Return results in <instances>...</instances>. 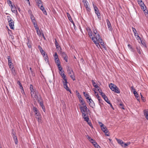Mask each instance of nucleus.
<instances>
[{
  "label": "nucleus",
  "instance_id": "1",
  "mask_svg": "<svg viewBox=\"0 0 148 148\" xmlns=\"http://www.w3.org/2000/svg\"><path fill=\"white\" fill-rule=\"evenodd\" d=\"M59 74L63 78L62 82L64 88H65L67 91H69L71 93V90L69 88L68 86L67 85L68 82L67 81V79L66 78V76L64 74V71L63 70L60 71Z\"/></svg>",
  "mask_w": 148,
  "mask_h": 148
},
{
  "label": "nucleus",
  "instance_id": "2",
  "mask_svg": "<svg viewBox=\"0 0 148 148\" xmlns=\"http://www.w3.org/2000/svg\"><path fill=\"white\" fill-rule=\"evenodd\" d=\"M29 89L31 91L30 94L32 97L37 101H39L40 97L38 96V92L34 88L32 85H30Z\"/></svg>",
  "mask_w": 148,
  "mask_h": 148
},
{
  "label": "nucleus",
  "instance_id": "3",
  "mask_svg": "<svg viewBox=\"0 0 148 148\" xmlns=\"http://www.w3.org/2000/svg\"><path fill=\"white\" fill-rule=\"evenodd\" d=\"M109 88L113 91H114L116 93H119L120 91L117 86L112 83H111L109 85Z\"/></svg>",
  "mask_w": 148,
  "mask_h": 148
},
{
  "label": "nucleus",
  "instance_id": "4",
  "mask_svg": "<svg viewBox=\"0 0 148 148\" xmlns=\"http://www.w3.org/2000/svg\"><path fill=\"white\" fill-rule=\"evenodd\" d=\"M79 108L81 111L82 114L83 113H86L88 114V111H89V110L87 108L86 105H85L83 106H79Z\"/></svg>",
  "mask_w": 148,
  "mask_h": 148
},
{
  "label": "nucleus",
  "instance_id": "5",
  "mask_svg": "<svg viewBox=\"0 0 148 148\" xmlns=\"http://www.w3.org/2000/svg\"><path fill=\"white\" fill-rule=\"evenodd\" d=\"M93 6L94 7V9L95 12V13L97 15L98 18L99 19H101V17L100 16V14L99 12V10L97 7L94 5L93 4Z\"/></svg>",
  "mask_w": 148,
  "mask_h": 148
},
{
  "label": "nucleus",
  "instance_id": "6",
  "mask_svg": "<svg viewBox=\"0 0 148 148\" xmlns=\"http://www.w3.org/2000/svg\"><path fill=\"white\" fill-rule=\"evenodd\" d=\"M35 116L36 119H38L39 123H42V116L40 114L39 112L38 113L35 114Z\"/></svg>",
  "mask_w": 148,
  "mask_h": 148
},
{
  "label": "nucleus",
  "instance_id": "7",
  "mask_svg": "<svg viewBox=\"0 0 148 148\" xmlns=\"http://www.w3.org/2000/svg\"><path fill=\"white\" fill-rule=\"evenodd\" d=\"M54 57L55 59V62L57 64V65L60 64V62L58 58V56L57 53L56 52L55 53V54L54 55Z\"/></svg>",
  "mask_w": 148,
  "mask_h": 148
},
{
  "label": "nucleus",
  "instance_id": "8",
  "mask_svg": "<svg viewBox=\"0 0 148 148\" xmlns=\"http://www.w3.org/2000/svg\"><path fill=\"white\" fill-rule=\"evenodd\" d=\"M94 37H93L96 40L98 41L99 42H102V40L101 38L100 37V36L99 34H97L96 35H94Z\"/></svg>",
  "mask_w": 148,
  "mask_h": 148
},
{
  "label": "nucleus",
  "instance_id": "9",
  "mask_svg": "<svg viewBox=\"0 0 148 148\" xmlns=\"http://www.w3.org/2000/svg\"><path fill=\"white\" fill-rule=\"evenodd\" d=\"M101 130H102L106 133L105 135L107 136H109V135L108 134H107V133L108 132V131L106 127L104 125L102 127H101Z\"/></svg>",
  "mask_w": 148,
  "mask_h": 148
},
{
  "label": "nucleus",
  "instance_id": "10",
  "mask_svg": "<svg viewBox=\"0 0 148 148\" xmlns=\"http://www.w3.org/2000/svg\"><path fill=\"white\" fill-rule=\"evenodd\" d=\"M88 100V101H87V102L89 103L90 106L93 108L95 106V104L91 98H90Z\"/></svg>",
  "mask_w": 148,
  "mask_h": 148
},
{
  "label": "nucleus",
  "instance_id": "11",
  "mask_svg": "<svg viewBox=\"0 0 148 148\" xmlns=\"http://www.w3.org/2000/svg\"><path fill=\"white\" fill-rule=\"evenodd\" d=\"M11 10L15 14H17L18 12L17 10H16V8L15 6L14 5H11Z\"/></svg>",
  "mask_w": 148,
  "mask_h": 148
},
{
  "label": "nucleus",
  "instance_id": "12",
  "mask_svg": "<svg viewBox=\"0 0 148 148\" xmlns=\"http://www.w3.org/2000/svg\"><path fill=\"white\" fill-rule=\"evenodd\" d=\"M106 22L107 24L108 28L109 30L111 31H112V27L111 23L109 20L107 19L106 20Z\"/></svg>",
  "mask_w": 148,
  "mask_h": 148
},
{
  "label": "nucleus",
  "instance_id": "13",
  "mask_svg": "<svg viewBox=\"0 0 148 148\" xmlns=\"http://www.w3.org/2000/svg\"><path fill=\"white\" fill-rule=\"evenodd\" d=\"M9 25L10 27V29H14V22L13 20L8 22Z\"/></svg>",
  "mask_w": 148,
  "mask_h": 148
},
{
  "label": "nucleus",
  "instance_id": "14",
  "mask_svg": "<svg viewBox=\"0 0 148 148\" xmlns=\"http://www.w3.org/2000/svg\"><path fill=\"white\" fill-rule=\"evenodd\" d=\"M36 31L37 33L38 36H40L41 35L42 36H43L44 38L45 39V37L44 36V35L43 33H42L40 31L39 28H38L36 29Z\"/></svg>",
  "mask_w": 148,
  "mask_h": 148
},
{
  "label": "nucleus",
  "instance_id": "15",
  "mask_svg": "<svg viewBox=\"0 0 148 148\" xmlns=\"http://www.w3.org/2000/svg\"><path fill=\"white\" fill-rule=\"evenodd\" d=\"M40 9L42 11L44 14L46 15H47V12L46 10H45L44 7L43 6L42 4V5L40 6Z\"/></svg>",
  "mask_w": 148,
  "mask_h": 148
},
{
  "label": "nucleus",
  "instance_id": "16",
  "mask_svg": "<svg viewBox=\"0 0 148 148\" xmlns=\"http://www.w3.org/2000/svg\"><path fill=\"white\" fill-rule=\"evenodd\" d=\"M66 14L69 21L71 22V23L73 24V25H74V22L73 21V20H72L70 14L67 12L66 13Z\"/></svg>",
  "mask_w": 148,
  "mask_h": 148
},
{
  "label": "nucleus",
  "instance_id": "17",
  "mask_svg": "<svg viewBox=\"0 0 148 148\" xmlns=\"http://www.w3.org/2000/svg\"><path fill=\"white\" fill-rule=\"evenodd\" d=\"M92 40H93L94 42L95 43V44H96L98 48H99V47H100V45L99 44L98 41L96 40L95 39H94L93 37H92Z\"/></svg>",
  "mask_w": 148,
  "mask_h": 148
},
{
  "label": "nucleus",
  "instance_id": "18",
  "mask_svg": "<svg viewBox=\"0 0 148 148\" xmlns=\"http://www.w3.org/2000/svg\"><path fill=\"white\" fill-rule=\"evenodd\" d=\"M12 134H13V139H14L15 143L16 144H17L18 143V141L17 137L14 133H13Z\"/></svg>",
  "mask_w": 148,
  "mask_h": 148
},
{
  "label": "nucleus",
  "instance_id": "19",
  "mask_svg": "<svg viewBox=\"0 0 148 148\" xmlns=\"http://www.w3.org/2000/svg\"><path fill=\"white\" fill-rule=\"evenodd\" d=\"M144 114L146 119L148 120V110H145L144 111Z\"/></svg>",
  "mask_w": 148,
  "mask_h": 148
},
{
  "label": "nucleus",
  "instance_id": "20",
  "mask_svg": "<svg viewBox=\"0 0 148 148\" xmlns=\"http://www.w3.org/2000/svg\"><path fill=\"white\" fill-rule=\"evenodd\" d=\"M140 5L141 9L143 11H145L146 10V7L143 2L140 3Z\"/></svg>",
  "mask_w": 148,
  "mask_h": 148
},
{
  "label": "nucleus",
  "instance_id": "21",
  "mask_svg": "<svg viewBox=\"0 0 148 148\" xmlns=\"http://www.w3.org/2000/svg\"><path fill=\"white\" fill-rule=\"evenodd\" d=\"M92 85L95 87L97 88H99L97 84L93 80H92Z\"/></svg>",
  "mask_w": 148,
  "mask_h": 148
},
{
  "label": "nucleus",
  "instance_id": "22",
  "mask_svg": "<svg viewBox=\"0 0 148 148\" xmlns=\"http://www.w3.org/2000/svg\"><path fill=\"white\" fill-rule=\"evenodd\" d=\"M36 1L37 5L39 7L40 5H42V2L41 0H35Z\"/></svg>",
  "mask_w": 148,
  "mask_h": 148
},
{
  "label": "nucleus",
  "instance_id": "23",
  "mask_svg": "<svg viewBox=\"0 0 148 148\" xmlns=\"http://www.w3.org/2000/svg\"><path fill=\"white\" fill-rule=\"evenodd\" d=\"M8 65L12 64V61L11 59L10 58V56H8Z\"/></svg>",
  "mask_w": 148,
  "mask_h": 148
},
{
  "label": "nucleus",
  "instance_id": "24",
  "mask_svg": "<svg viewBox=\"0 0 148 148\" xmlns=\"http://www.w3.org/2000/svg\"><path fill=\"white\" fill-rule=\"evenodd\" d=\"M33 110L34 112L35 113V114H36V113H38L39 112L38 109L35 107H33Z\"/></svg>",
  "mask_w": 148,
  "mask_h": 148
},
{
  "label": "nucleus",
  "instance_id": "25",
  "mask_svg": "<svg viewBox=\"0 0 148 148\" xmlns=\"http://www.w3.org/2000/svg\"><path fill=\"white\" fill-rule=\"evenodd\" d=\"M103 99H104L105 101L106 102L108 103H110V101L108 100V98L107 97V96H105V97H103Z\"/></svg>",
  "mask_w": 148,
  "mask_h": 148
},
{
  "label": "nucleus",
  "instance_id": "26",
  "mask_svg": "<svg viewBox=\"0 0 148 148\" xmlns=\"http://www.w3.org/2000/svg\"><path fill=\"white\" fill-rule=\"evenodd\" d=\"M17 84L19 85V88L20 89H22L23 91H24V90L23 89V88L22 87V86L20 82L19 81H18L17 82Z\"/></svg>",
  "mask_w": 148,
  "mask_h": 148
},
{
  "label": "nucleus",
  "instance_id": "27",
  "mask_svg": "<svg viewBox=\"0 0 148 148\" xmlns=\"http://www.w3.org/2000/svg\"><path fill=\"white\" fill-rule=\"evenodd\" d=\"M38 48L41 54H42V53L44 52L42 47L40 45L38 46Z\"/></svg>",
  "mask_w": 148,
  "mask_h": 148
},
{
  "label": "nucleus",
  "instance_id": "28",
  "mask_svg": "<svg viewBox=\"0 0 148 148\" xmlns=\"http://www.w3.org/2000/svg\"><path fill=\"white\" fill-rule=\"evenodd\" d=\"M132 29L133 32L135 36H136V35L138 34L137 33V32L136 31V29L135 28H134V27H132Z\"/></svg>",
  "mask_w": 148,
  "mask_h": 148
},
{
  "label": "nucleus",
  "instance_id": "29",
  "mask_svg": "<svg viewBox=\"0 0 148 148\" xmlns=\"http://www.w3.org/2000/svg\"><path fill=\"white\" fill-rule=\"evenodd\" d=\"M134 94L136 98L138 100V99L139 98V97L138 96V94L137 92L136 91H134Z\"/></svg>",
  "mask_w": 148,
  "mask_h": 148
},
{
  "label": "nucleus",
  "instance_id": "30",
  "mask_svg": "<svg viewBox=\"0 0 148 148\" xmlns=\"http://www.w3.org/2000/svg\"><path fill=\"white\" fill-rule=\"evenodd\" d=\"M79 101L81 103L82 105H83V106H84L85 105H86L83 99H80Z\"/></svg>",
  "mask_w": 148,
  "mask_h": 148
},
{
  "label": "nucleus",
  "instance_id": "31",
  "mask_svg": "<svg viewBox=\"0 0 148 148\" xmlns=\"http://www.w3.org/2000/svg\"><path fill=\"white\" fill-rule=\"evenodd\" d=\"M84 96L86 97V98L87 99L89 100L90 99V98H89V95L88 94L86 93L85 92H84Z\"/></svg>",
  "mask_w": 148,
  "mask_h": 148
},
{
  "label": "nucleus",
  "instance_id": "32",
  "mask_svg": "<svg viewBox=\"0 0 148 148\" xmlns=\"http://www.w3.org/2000/svg\"><path fill=\"white\" fill-rule=\"evenodd\" d=\"M40 98L39 99V101H38V102L40 104L41 107L43 106H44L43 105V101L42 100H41L40 101Z\"/></svg>",
  "mask_w": 148,
  "mask_h": 148
},
{
  "label": "nucleus",
  "instance_id": "33",
  "mask_svg": "<svg viewBox=\"0 0 148 148\" xmlns=\"http://www.w3.org/2000/svg\"><path fill=\"white\" fill-rule=\"evenodd\" d=\"M96 96L98 98V100L99 101V103H101V102L102 101V100L100 98V97L99 96V95H98V93H97V95H96Z\"/></svg>",
  "mask_w": 148,
  "mask_h": 148
},
{
  "label": "nucleus",
  "instance_id": "34",
  "mask_svg": "<svg viewBox=\"0 0 148 148\" xmlns=\"http://www.w3.org/2000/svg\"><path fill=\"white\" fill-rule=\"evenodd\" d=\"M116 140L118 143L120 145L123 142L122 140L117 138H116Z\"/></svg>",
  "mask_w": 148,
  "mask_h": 148
},
{
  "label": "nucleus",
  "instance_id": "35",
  "mask_svg": "<svg viewBox=\"0 0 148 148\" xmlns=\"http://www.w3.org/2000/svg\"><path fill=\"white\" fill-rule=\"evenodd\" d=\"M87 139L89 140V141L91 142L92 141H94V140H93L92 138H91L88 136H87Z\"/></svg>",
  "mask_w": 148,
  "mask_h": 148
},
{
  "label": "nucleus",
  "instance_id": "36",
  "mask_svg": "<svg viewBox=\"0 0 148 148\" xmlns=\"http://www.w3.org/2000/svg\"><path fill=\"white\" fill-rule=\"evenodd\" d=\"M55 46H56V48H58V47H60L59 46V45L58 43L57 42V41L56 39H55Z\"/></svg>",
  "mask_w": 148,
  "mask_h": 148
},
{
  "label": "nucleus",
  "instance_id": "37",
  "mask_svg": "<svg viewBox=\"0 0 148 148\" xmlns=\"http://www.w3.org/2000/svg\"><path fill=\"white\" fill-rule=\"evenodd\" d=\"M84 4L85 7L86 8L89 6V4L88 2L87 1H85V2L84 3Z\"/></svg>",
  "mask_w": 148,
  "mask_h": 148
},
{
  "label": "nucleus",
  "instance_id": "38",
  "mask_svg": "<svg viewBox=\"0 0 148 148\" xmlns=\"http://www.w3.org/2000/svg\"><path fill=\"white\" fill-rule=\"evenodd\" d=\"M136 49L137 50V51L138 52V53L140 54H141V52L140 51V48L138 47H137L136 48Z\"/></svg>",
  "mask_w": 148,
  "mask_h": 148
},
{
  "label": "nucleus",
  "instance_id": "39",
  "mask_svg": "<svg viewBox=\"0 0 148 148\" xmlns=\"http://www.w3.org/2000/svg\"><path fill=\"white\" fill-rule=\"evenodd\" d=\"M57 65L58 66V69L59 70V71H61L62 70V68L60 64H57Z\"/></svg>",
  "mask_w": 148,
  "mask_h": 148
},
{
  "label": "nucleus",
  "instance_id": "40",
  "mask_svg": "<svg viewBox=\"0 0 148 148\" xmlns=\"http://www.w3.org/2000/svg\"><path fill=\"white\" fill-rule=\"evenodd\" d=\"M88 34L89 36L91 37V36H92V32L90 29H89L88 31Z\"/></svg>",
  "mask_w": 148,
  "mask_h": 148
},
{
  "label": "nucleus",
  "instance_id": "41",
  "mask_svg": "<svg viewBox=\"0 0 148 148\" xmlns=\"http://www.w3.org/2000/svg\"><path fill=\"white\" fill-rule=\"evenodd\" d=\"M68 72L69 73L70 75L72 74H73V70L71 69H69L68 70Z\"/></svg>",
  "mask_w": 148,
  "mask_h": 148
},
{
  "label": "nucleus",
  "instance_id": "42",
  "mask_svg": "<svg viewBox=\"0 0 148 148\" xmlns=\"http://www.w3.org/2000/svg\"><path fill=\"white\" fill-rule=\"evenodd\" d=\"M27 45L28 46V47L29 48H31L32 46L31 45L30 42L29 41V40H28V41L27 42Z\"/></svg>",
  "mask_w": 148,
  "mask_h": 148
},
{
  "label": "nucleus",
  "instance_id": "43",
  "mask_svg": "<svg viewBox=\"0 0 148 148\" xmlns=\"http://www.w3.org/2000/svg\"><path fill=\"white\" fill-rule=\"evenodd\" d=\"M11 70L12 71V74L13 75L15 76L16 75V73L15 72V71L14 69Z\"/></svg>",
  "mask_w": 148,
  "mask_h": 148
},
{
  "label": "nucleus",
  "instance_id": "44",
  "mask_svg": "<svg viewBox=\"0 0 148 148\" xmlns=\"http://www.w3.org/2000/svg\"><path fill=\"white\" fill-rule=\"evenodd\" d=\"M64 58V60L66 62H68V57L67 55L66 56H65L62 57Z\"/></svg>",
  "mask_w": 148,
  "mask_h": 148
},
{
  "label": "nucleus",
  "instance_id": "45",
  "mask_svg": "<svg viewBox=\"0 0 148 148\" xmlns=\"http://www.w3.org/2000/svg\"><path fill=\"white\" fill-rule=\"evenodd\" d=\"M7 20L8 22L11 21H12V18H11V17L10 16H7Z\"/></svg>",
  "mask_w": 148,
  "mask_h": 148
},
{
  "label": "nucleus",
  "instance_id": "46",
  "mask_svg": "<svg viewBox=\"0 0 148 148\" xmlns=\"http://www.w3.org/2000/svg\"><path fill=\"white\" fill-rule=\"evenodd\" d=\"M33 24L36 29H38V28H39V27H38L36 23H33Z\"/></svg>",
  "mask_w": 148,
  "mask_h": 148
},
{
  "label": "nucleus",
  "instance_id": "47",
  "mask_svg": "<svg viewBox=\"0 0 148 148\" xmlns=\"http://www.w3.org/2000/svg\"><path fill=\"white\" fill-rule=\"evenodd\" d=\"M70 76L71 78V79L73 80H75V78L73 74H71L70 75Z\"/></svg>",
  "mask_w": 148,
  "mask_h": 148
},
{
  "label": "nucleus",
  "instance_id": "48",
  "mask_svg": "<svg viewBox=\"0 0 148 148\" xmlns=\"http://www.w3.org/2000/svg\"><path fill=\"white\" fill-rule=\"evenodd\" d=\"M84 120L88 122L89 121V118L88 116H86V117L84 118Z\"/></svg>",
  "mask_w": 148,
  "mask_h": 148
},
{
  "label": "nucleus",
  "instance_id": "49",
  "mask_svg": "<svg viewBox=\"0 0 148 148\" xmlns=\"http://www.w3.org/2000/svg\"><path fill=\"white\" fill-rule=\"evenodd\" d=\"M10 70L14 69V66L13 64L8 65Z\"/></svg>",
  "mask_w": 148,
  "mask_h": 148
},
{
  "label": "nucleus",
  "instance_id": "50",
  "mask_svg": "<svg viewBox=\"0 0 148 148\" xmlns=\"http://www.w3.org/2000/svg\"><path fill=\"white\" fill-rule=\"evenodd\" d=\"M60 54L62 57L67 55L64 52H61Z\"/></svg>",
  "mask_w": 148,
  "mask_h": 148
},
{
  "label": "nucleus",
  "instance_id": "51",
  "mask_svg": "<svg viewBox=\"0 0 148 148\" xmlns=\"http://www.w3.org/2000/svg\"><path fill=\"white\" fill-rule=\"evenodd\" d=\"M86 10L88 12H90L91 10V9L90 7L89 6L86 8Z\"/></svg>",
  "mask_w": 148,
  "mask_h": 148
},
{
  "label": "nucleus",
  "instance_id": "52",
  "mask_svg": "<svg viewBox=\"0 0 148 148\" xmlns=\"http://www.w3.org/2000/svg\"><path fill=\"white\" fill-rule=\"evenodd\" d=\"M145 16L147 17L148 16V13L147 10H145V11H144Z\"/></svg>",
  "mask_w": 148,
  "mask_h": 148
},
{
  "label": "nucleus",
  "instance_id": "53",
  "mask_svg": "<svg viewBox=\"0 0 148 148\" xmlns=\"http://www.w3.org/2000/svg\"><path fill=\"white\" fill-rule=\"evenodd\" d=\"M98 123H99V125L101 127L104 125H103V124L101 122H99Z\"/></svg>",
  "mask_w": 148,
  "mask_h": 148
},
{
  "label": "nucleus",
  "instance_id": "54",
  "mask_svg": "<svg viewBox=\"0 0 148 148\" xmlns=\"http://www.w3.org/2000/svg\"><path fill=\"white\" fill-rule=\"evenodd\" d=\"M28 13L30 15V16L31 15H33L32 12L31 10H28Z\"/></svg>",
  "mask_w": 148,
  "mask_h": 148
},
{
  "label": "nucleus",
  "instance_id": "55",
  "mask_svg": "<svg viewBox=\"0 0 148 148\" xmlns=\"http://www.w3.org/2000/svg\"><path fill=\"white\" fill-rule=\"evenodd\" d=\"M86 114H87L85 113H83L82 114V116L84 119V117H86V116H88Z\"/></svg>",
  "mask_w": 148,
  "mask_h": 148
},
{
  "label": "nucleus",
  "instance_id": "56",
  "mask_svg": "<svg viewBox=\"0 0 148 148\" xmlns=\"http://www.w3.org/2000/svg\"><path fill=\"white\" fill-rule=\"evenodd\" d=\"M135 37H136V38L137 40H138L139 39H140V40H141L140 37L138 36V34H137L136 36H135Z\"/></svg>",
  "mask_w": 148,
  "mask_h": 148
},
{
  "label": "nucleus",
  "instance_id": "57",
  "mask_svg": "<svg viewBox=\"0 0 148 148\" xmlns=\"http://www.w3.org/2000/svg\"><path fill=\"white\" fill-rule=\"evenodd\" d=\"M91 143H92L93 145H94V146L95 145L97 144V143L94 140V141H92V142H91Z\"/></svg>",
  "mask_w": 148,
  "mask_h": 148
},
{
  "label": "nucleus",
  "instance_id": "58",
  "mask_svg": "<svg viewBox=\"0 0 148 148\" xmlns=\"http://www.w3.org/2000/svg\"><path fill=\"white\" fill-rule=\"evenodd\" d=\"M101 95L102 96V97H105L106 95H105V94L103 93V92H101L100 93Z\"/></svg>",
  "mask_w": 148,
  "mask_h": 148
},
{
  "label": "nucleus",
  "instance_id": "59",
  "mask_svg": "<svg viewBox=\"0 0 148 148\" xmlns=\"http://www.w3.org/2000/svg\"><path fill=\"white\" fill-rule=\"evenodd\" d=\"M30 19L31 20H32V19H34L35 18L33 14L30 15Z\"/></svg>",
  "mask_w": 148,
  "mask_h": 148
},
{
  "label": "nucleus",
  "instance_id": "60",
  "mask_svg": "<svg viewBox=\"0 0 148 148\" xmlns=\"http://www.w3.org/2000/svg\"><path fill=\"white\" fill-rule=\"evenodd\" d=\"M45 61H47V62H48V61H49L48 58L47 57V55H46V57H45Z\"/></svg>",
  "mask_w": 148,
  "mask_h": 148
},
{
  "label": "nucleus",
  "instance_id": "61",
  "mask_svg": "<svg viewBox=\"0 0 148 148\" xmlns=\"http://www.w3.org/2000/svg\"><path fill=\"white\" fill-rule=\"evenodd\" d=\"M7 2L8 3V4H9L10 6H11V5H12V2L10 1L9 0V1H7Z\"/></svg>",
  "mask_w": 148,
  "mask_h": 148
},
{
  "label": "nucleus",
  "instance_id": "62",
  "mask_svg": "<svg viewBox=\"0 0 148 148\" xmlns=\"http://www.w3.org/2000/svg\"><path fill=\"white\" fill-rule=\"evenodd\" d=\"M87 122L90 126L92 127V124L90 122H89L88 121V122Z\"/></svg>",
  "mask_w": 148,
  "mask_h": 148
},
{
  "label": "nucleus",
  "instance_id": "63",
  "mask_svg": "<svg viewBox=\"0 0 148 148\" xmlns=\"http://www.w3.org/2000/svg\"><path fill=\"white\" fill-rule=\"evenodd\" d=\"M128 47H129L130 49H133V48L132 47V46H131V45H130V44H128Z\"/></svg>",
  "mask_w": 148,
  "mask_h": 148
},
{
  "label": "nucleus",
  "instance_id": "64",
  "mask_svg": "<svg viewBox=\"0 0 148 148\" xmlns=\"http://www.w3.org/2000/svg\"><path fill=\"white\" fill-rule=\"evenodd\" d=\"M31 21L32 22L33 24L35 23H36V21L35 20V18L34 19H32V20Z\"/></svg>",
  "mask_w": 148,
  "mask_h": 148
}]
</instances>
